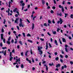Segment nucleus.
Instances as JSON below:
<instances>
[{"label":"nucleus","mask_w":73,"mask_h":73,"mask_svg":"<svg viewBox=\"0 0 73 73\" xmlns=\"http://www.w3.org/2000/svg\"><path fill=\"white\" fill-rule=\"evenodd\" d=\"M20 64V58H19L18 59L17 58L16 59V63H13V65H16V64H17L18 65V64Z\"/></svg>","instance_id":"f257e3e1"},{"label":"nucleus","mask_w":73,"mask_h":73,"mask_svg":"<svg viewBox=\"0 0 73 73\" xmlns=\"http://www.w3.org/2000/svg\"><path fill=\"white\" fill-rule=\"evenodd\" d=\"M0 53L1 54L2 53L3 54L4 56H6V54H7V50H5V51L4 50H2V51H1L0 52Z\"/></svg>","instance_id":"f03ea898"},{"label":"nucleus","mask_w":73,"mask_h":73,"mask_svg":"<svg viewBox=\"0 0 73 73\" xmlns=\"http://www.w3.org/2000/svg\"><path fill=\"white\" fill-rule=\"evenodd\" d=\"M60 21H58V22H57V24H59L60 23V24H62V23H63V21L62 20V19L61 18H60L59 19Z\"/></svg>","instance_id":"7ed1b4c3"},{"label":"nucleus","mask_w":73,"mask_h":73,"mask_svg":"<svg viewBox=\"0 0 73 73\" xmlns=\"http://www.w3.org/2000/svg\"><path fill=\"white\" fill-rule=\"evenodd\" d=\"M19 25L20 27H22L23 28V27H24V25H23V23H20L19 24Z\"/></svg>","instance_id":"20e7f679"},{"label":"nucleus","mask_w":73,"mask_h":73,"mask_svg":"<svg viewBox=\"0 0 73 73\" xmlns=\"http://www.w3.org/2000/svg\"><path fill=\"white\" fill-rule=\"evenodd\" d=\"M39 54H40V55L42 57V53H43V52L42 51V50H40L39 51Z\"/></svg>","instance_id":"39448f33"},{"label":"nucleus","mask_w":73,"mask_h":73,"mask_svg":"<svg viewBox=\"0 0 73 73\" xmlns=\"http://www.w3.org/2000/svg\"><path fill=\"white\" fill-rule=\"evenodd\" d=\"M42 47H38V50L39 51H40V50H41V49H42Z\"/></svg>","instance_id":"423d86ee"},{"label":"nucleus","mask_w":73,"mask_h":73,"mask_svg":"<svg viewBox=\"0 0 73 73\" xmlns=\"http://www.w3.org/2000/svg\"><path fill=\"white\" fill-rule=\"evenodd\" d=\"M61 66V64H58L56 66V67L57 68H58V67H60Z\"/></svg>","instance_id":"0eeeda50"},{"label":"nucleus","mask_w":73,"mask_h":73,"mask_svg":"<svg viewBox=\"0 0 73 73\" xmlns=\"http://www.w3.org/2000/svg\"><path fill=\"white\" fill-rule=\"evenodd\" d=\"M9 8H11V4H12V3H11V2L9 1Z\"/></svg>","instance_id":"6e6552de"},{"label":"nucleus","mask_w":73,"mask_h":73,"mask_svg":"<svg viewBox=\"0 0 73 73\" xmlns=\"http://www.w3.org/2000/svg\"><path fill=\"white\" fill-rule=\"evenodd\" d=\"M34 28H35V25H34V23H33L32 27V29L33 30L34 29Z\"/></svg>","instance_id":"1a4fd4ad"},{"label":"nucleus","mask_w":73,"mask_h":73,"mask_svg":"<svg viewBox=\"0 0 73 73\" xmlns=\"http://www.w3.org/2000/svg\"><path fill=\"white\" fill-rule=\"evenodd\" d=\"M6 42L7 44L9 45H10V44H11V42L9 41L8 40Z\"/></svg>","instance_id":"9d476101"},{"label":"nucleus","mask_w":73,"mask_h":73,"mask_svg":"<svg viewBox=\"0 0 73 73\" xmlns=\"http://www.w3.org/2000/svg\"><path fill=\"white\" fill-rule=\"evenodd\" d=\"M1 37L2 40H3V34H1Z\"/></svg>","instance_id":"9b49d317"},{"label":"nucleus","mask_w":73,"mask_h":73,"mask_svg":"<svg viewBox=\"0 0 73 73\" xmlns=\"http://www.w3.org/2000/svg\"><path fill=\"white\" fill-rule=\"evenodd\" d=\"M54 43L56 45H58V43H57V40H55Z\"/></svg>","instance_id":"f8f14e48"},{"label":"nucleus","mask_w":73,"mask_h":73,"mask_svg":"<svg viewBox=\"0 0 73 73\" xmlns=\"http://www.w3.org/2000/svg\"><path fill=\"white\" fill-rule=\"evenodd\" d=\"M62 40L63 41V42H66V39H65V38H62Z\"/></svg>","instance_id":"ddd939ff"},{"label":"nucleus","mask_w":73,"mask_h":73,"mask_svg":"<svg viewBox=\"0 0 73 73\" xmlns=\"http://www.w3.org/2000/svg\"><path fill=\"white\" fill-rule=\"evenodd\" d=\"M48 43H46V50H47L48 49Z\"/></svg>","instance_id":"4468645a"},{"label":"nucleus","mask_w":73,"mask_h":73,"mask_svg":"<svg viewBox=\"0 0 73 73\" xmlns=\"http://www.w3.org/2000/svg\"><path fill=\"white\" fill-rule=\"evenodd\" d=\"M19 44H20L21 45H23V43H22V42L21 40L19 41Z\"/></svg>","instance_id":"2eb2a0df"},{"label":"nucleus","mask_w":73,"mask_h":73,"mask_svg":"<svg viewBox=\"0 0 73 73\" xmlns=\"http://www.w3.org/2000/svg\"><path fill=\"white\" fill-rule=\"evenodd\" d=\"M28 52L29 51L28 50L25 53V56H27L28 55Z\"/></svg>","instance_id":"dca6fc26"},{"label":"nucleus","mask_w":73,"mask_h":73,"mask_svg":"<svg viewBox=\"0 0 73 73\" xmlns=\"http://www.w3.org/2000/svg\"><path fill=\"white\" fill-rule=\"evenodd\" d=\"M22 21H23V20H22V19L21 18L19 20V22L20 23H22Z\"/></svg>","instance_id":"f3484780"},{"label":"nucleus","mask_w":73,"mask_h":73,"mask_svg":"<svg viewBox=\"0 0 73 73\" xmlns=\"http://www.w3.org/2000/svg\"><path fill=\"white\" fill-rule=\"evenodd\" d=\"M13 59V57H12V56H10V60L11 61H12V60Z\"/></svg>","instance_id":"a211bd4d"},{"label":"nucleus","mask_w":73,"mask_h":73,"mask_svg":"<svg viewBox=\"0 0 73 73\" xmlns=\"http://www.w3.org/2000/svg\"><path fill=\"white\" fill-rule=\"evenodd\" d=\"M51 21H50V20H48V24H51Z\"/></svg>","instance_id":"6ab92c4d"},{"label":"nucleus","mask_w":73,"mask_h":73,"mask_svg":"<svg viewBox=\"0 0 73 73\" xmlns=\"http://www.w3.org/2000/svg\"><path fill=\"white\" fill-rule=\"evenodd\" d=\"M49 65L50 66H52V65H53V66H54V64L52 62V64H49Z\"/></svg>","instance_id":"aec40b11"},{"label":"nucleus","mask_w":73,"mask_h":73,"mask_svg":"<svg viewBox=\"0 0 73 73\" xmlns=\"http://www.w3.org/2000/svg\"><path fill=\"white\" fill-rule=\"evenodd\" d=\"M21 6H24L25 5V3H23L22 4L20 5Z\"/></svg>","instance_id":"412c9836"},{"label":"nucleus","mask_w":73,"mask_h":73,"mask_svg":"<svg viewBox=\"0 0 73 73\" xmlns=\"http://www.w3.org/2000/svg\"><path fill=\"white\" fill-rule=\"evenodd\" d=\"M27 41L28 42H31V43H32V41L31 40H28Z\"/></svg>","instance_id":"4be33fe9"},{"label":"nucleus","mask_w":73,"mask_h":73,"mask_svg":"<svg viewBox=\"0 0 73 73\" xmlns=\"http://www.w3.org/2000/svg\"><path fill=\"white\" fill-rule=\"evenodd\" d=\"M15 24H16V23L17 24H18L19 23V22L15 20Z\"/></svg>","instance_id":"5701e85b"},{"label":"nucleus","mask_w":73,"mask_h":73,"mask_svg":"<svg viewBox=\"0 0 73 73\" xmlns=\"http://www.w3.org/2000/svg\"><path fill=\"white\" fill-rule=\"evenodd\" d=\"M65 16H64V17H65L66 18V16L68 15V14L65 13Z\"/></svg>","instance_id":"b1692460"},{"label":"nucleus","mask_w":73,"mask_h":73,"mask_svg":"<svg viewBox=\"0 0 73 73\" xmlns=\"http://www.w3.org/2000/svg\"><path fill=\"white\" fill-rule=\"evenodd\" d=\"M16 11H17V8H16L14 9L13 11L14 12H16Z\"/></svg>","instance_id":"393cba45"},{"label":"nucleus","mask_w":73,"mask_h":73,"mask_svg":"<svg viewBox=\"0 0 73 73\" xmlns=\"http://www.w3.org/2000/svg\"><path fill=\"white\" fill-rule=\"evenodd\" d=\"M52 33L53 35H56V31H55L52 32Z\"/></svg>","instance_id":"a878e982"},{"label":"nucleus","mask_w":73,"mask_h":73,"mask_svg":"<svg viewBox=\"0 0 73 73\" xmlns=\"http://www.w3.org/2000/svg\"><path fill=\"white\" fill-rule=\"evenodd\" d=\"M58 57H57L55 58V60H56V61H58Z\"/></svg>","instance_id":"bb28decb"},{"label":"nucleus","mask_w":73,"mask_h":73,"mask_svg":"<svg viewBox=\"0 0 73 73\" xmlns=\"http://www.w3.org/2000/svg\"><path fill=\"white\" fill-rule=\"evenodd\" d=\"M42 4L43 5H44L45 4V1H44L43 0H42Z\"/></svg>","instance_id":"cd10ccee"},{"label":"nucleus","mask_w":73,"mask_h":73,"mask_svg":"<svg viewBox=\"0 0 73 73\" xmlns=\"http://www.w3.org/2000/svg\"><path fill=\"white\" fill-rule=\"evenodd\" d=\"M65 50L66 52H68V49H67V48H65Z\"/></svg>","instance_id":"c85d7f7f"},{"label":"nucleus","mask_w":73,"mask_h":73,"mask_svg":"<svg viewBox=\"0 0 73 73\" xmlns=\"http://www.w3.org/2000/svg\"><path fill=\"white\" fill-rule=\"evenodd\" d=\"M6 12L8 13V15L9 16V12L8 11V10L6 11Z\"/></svg>","instance_id":"c756f323"},{"label":"nucleus","mask_w":73,"mask_h":73,"mask_svg":"<svg viewBox=\"0 0 73 73\" xmlns=\"http://www.w3.org/2000/svg\"><path fill=\"white\" fill-rule=\"evenodd\" d=\"M47 35H48L49 36H51V34L49 33V32L47 33Z\"/></svg>","instance_id":"7c9ffc66"},{"label":"nucleus","mask_w":73,"mask_h":73,"mask_svg":"<svg viewBox=\"0 0 73 73\" xmlns=\"http://www.w3.org/2000/svg\"><path fill=\"white\" fill-rule=\"evenodd\" d=\"M62 12H64V9L63 7L62 8Z\"/></svg>","instance_id":"2f4dec72"},{"label":"nucleus","mask_w":73,"mask_h":73,"mask_svg":"<svg viewBox=\"0 0 73 73\" xmlns=\"http://www.w3.org/2000/svg\"><path fill=\"white\" fill-rule=\"evenodd\" d=\"M11 37H9V38H8V41H10V40H11Z\"/></svg>","instance_id":"473e14b6"},{"label":"nucleus","mask_w":73,"mask_h":73,"mask_svg":"<svg viewBox=\"0 0 73 73\" xmlns=\"http://www.w3.org/2000/svg\"><path fill=\"white\" fill-rule=\"evenodd\" d=\"M22 35L24 37H25V33H22Z\"/></svg>","instance_id":"72a5a7b5"},{"label":"nucleus","mask_w":73,"mask_h":73,"mask_svg":"<svg viewBox=\"0 0 73 73\" xmlns=\"http://www.w3.org/2000/svg\"><path fill=\"white\" fill-rule=\"evenodd\" d=\"M27 37H29V36L30 37H31V35H30V34L28 33L27 35Z\"/></svg>","instance_id":"f704fd0d"},{"label":"nucleus","mask_w":73,"mask_h":73,"mask_svg":"<svg viewBox=\"0 0 73 73\" xmlns=\"http://www.w3.org/2000/svg\"><path fill=\"white\" fill-rule=\"evenodd\" d=\"M70 63L71 65H73V62L72 61H71L70 62Z\"/></svg>","instance_id":"c9c22d12"},{"label":"nucleus","mask_w":73,"mask_h":73,"mask_svg":"<svg viewBox=\"0 0 73 73\" xmlns=\"http://www.w3.org/2000/svg\"><path fill=\"white\" fill-rule=\"evenodd\" d=\"M2 49H7V47H2Z\"/></svg>","instance_id":"e433bc0d"},{"label":"nucleus","mask_w":73,"mask_h":73,"mask_svg":"<svg viewBox=\"0 0 73 73\" xmlns=\"http://www.w3.org/2000/svg\"><path fill=\"white\" fill-rule=\"evenodd\" d=\"M59 7L60 8H62L63 7V6H62L61 5H59Z\"/></svg>","instance_id":"4c0bfd02"},{"label":"nucleus","mask_w":73,"mask_h":73,"mask_svg":"<svg viewBox=\"0 0 73 73\" xmlns=\"http://www.w3.org/2000/svg\"><path fill=\"white\" fill-rule=\"evenodd\" d=\"M1 32L2 33H4V29L3 28H2L1 29Z\"/></svg>","instance_id":"58836bf2"},{"label":"nucleus","mask_w":73,"mask_h":73,"mask_svg":"<svg viewBox=\"0 0 73 73\" xmlns=\"http://www.w3.org/2000/svg\"><path fill=\"white\" fill-rule=\"evenodd\" d=\"M24 54V52H21V56H23V54Z\"/></svg>","instance_id":"ea45409f"},{"label":"nucleus","mask_w":73,"mask_h":73,"mask_svg":"<svg viewBox=\"0 0 73 73\" xmlns=\"http://www.w3.org/2000/svg\"><path fill=\"white\" fill-rule=\"evenodd\" d=\"M64 66H62L61 67V70H64Z\"/></svg>","instance_id":"a19ab883"},{"label":"nucleus","mask_w":73,"mask_h":73,"mask_svg":"<svg viewBox=\"0 0 73 73\" xmlns=\"http://www.w3.org/2000/svg\"><path fill=\"white\" fill-rule=\"evenodd\" d=\"M21 68H24V65L23 64H21Z\"/></svg>","instance_id":"79ce46f5"},{"label":"nucleus","mask_w":73,"mask_h":73,"mask_svg":"<svg viewBox=\"0 0 73 73\" xmlns=\"http://www.w3.org/2000/svg\"><path fill=\"white\" fill-rule=\"evenodd\" d=\"M30 52H31V54H33V52H32V49H31V50Z\"/></svg>","instance_id":"37998d69"},{"label":"nucleus","mask_w":73,"mask_h":73,"mask_svg":"<svg viewBox=\"0 0 73 73\" xmlns=\"http://www.w3.org/2000/svg\"><path fill=\"white\" fill-rule=\"evenodd\" d=\"M11 42L12 43V44H13V43L14 42V40H13V39H12L11 41Z\"/></svg>","instance_id":"c03bdc74"},{"label":"nucleus","mask_w":73,"mask_h":73,"mask_svg":"<svg viewBox=\"0 0 73 73\" xmlns=\"http://www.w3.org/2000/svg\"><path fill=\"white\" fill-rule=\"evenodd\" d=\"M3 41L4 43H5V39L4 38H3Z\"/></svg>","instance_id":"a18cd8bd"},{"label":"nucleus","mask_w":73,"mask_h":73,"mask_svg":"<svg viewBox=\"0 0 73 73\" xmlns=\"http://www.w3.org/2000/svg\"><path fill=\"white\" fill-rule=\"evenodd\" d=\"M63 66L64 68H67V66H66V65H64Z\"/></svg>","instance_id":"49530a36"},{"label":"nucleus","mask_w":73,"mask_h":73,"mask_svg":"<svg viewBox=\"0 0 73 73\" xmlns=\"http://www.w3.org/2000/svg\"><path fill=\"white\" fill-rule=\"evenodd\" d=\"M44 26H45L46 27H47V24H46V23H44Z\"/></svg>","instance_id":"de8ad7c7"},{"label":"nucleus","mask_w":73,"mask_h":73,"mask_svg":"<svg viewBox=\"0 0 73 73\" xmlns=\"http://www.w3.org/2000/svg\"><path fill=\"white\" fill-rule=\"evenodd\" d=\"M60 56L61 57V58H63V56H62V55L60 54Z\"/></svg>","instance_id":"09e8293b"},{"label":"nucleus","mask_w":73,"mask_h":73,"mask_svg":"<svg viewBox=\"0 0 73 73\" xmlns=\"http://www.w3.org/2000/svg\"><path fill=\"white\" fill-rule=\"evenodd\" d=\"M68 4L69 5H70V4H71V3H70V2H67Z\"/></svg>","instance_id":"8fccbe9b"},{"label":"nucleus","mask_w":73,"mask_h":73,"mask_svg":"<svg viewBox=\"0 0 73 73\" xmlns=\"http://www.w3.org/2000/svg\"><path fill=\"white\" fill-rule=\"evenodd\" d=\"M60 61L61 62H62H62H63V60H62V59H60Z\"/></svg>","instance_id":"3c124183"},{"label":"nucleus","mask_w":73,"mask_h":73,"mask_svg":"<svg viewBox=\"0 0 73 73\" xmlns=\"http://www.w3.org/2000/svg\"><path fill=\"white\" fill-rule=\"evenodd\" d=\"M54 13V11H53L51 10V13Z\"/></svg>","instance_id":"603ef678"},{"label":"nucleus","mask_w":73,"mask_h":73,"mask_svg":"<svg viewBox=\"0 0 73 73\" xmlns=\"http://www.w3.org/2000/svg\"><path fill=\"white\" fill-rule=\"evenodd\" d=\"M46 69L47 71H48V66L46 67Z\"/></svg>","instance_id":"864d4df0"},{"label":"nucleus","mask_w":73,"mask_h":73,"mask_svg":"<svg viewBox=\"0 0 73 73\" xmlns=\"http://www.w3.org/2000/svg\"><path fill=\"white\" fill-rule=\"evenodd\" d=\"M54 54L55 56H57V52H54Z\"/></svg>","instance_id":"5fc2aeb1"},{"label":"nucleus","mask_w":73,"mask_h":73,"mask_svg":"<svg viewBox=\"0 0 73 73\" xmlns=\"http://www.w3.org/2000/svg\"><path fill=\"white\" fill-rule=\"evenodd\" d=\"M65 58H68V56L67 55H66L65 56Z\"/></svg>","instance_id":"6e6d98bb"},{"label":"nucleus","mask_w":73,"mask_h":73,"mask_svg":"<svg viewBox=\"0 0 73 73\" xmlns=\"http://www.w3.org/2000/svg\"><path fill=\"white\" fill-rule=\"evenodd\" d=\"M23 2L24 1H23L21 0L20 1V3H21V4H22V3H23Z\"/></svg>","instance_id":"4d7b16f0"},{"label":"nucleus","mask_w":73,"mask_h":73,"mask_svg":"<svg viewBox=\"0 0 73 73\" xmlns=\"http://www.w3.org/2000/svg\"><path fill=\"white\" fill-rule=\"evenodd\" d=\"M0 46H1V47H2L3 46V44H2V43L1 42L0 44Z\"/></svg>","instance_id":"13d9d810"},{"label":"nucleus","mask_w":73,"mask_h":73,"mask_svg":"<svg viewBox=\"0 0 73 73\" xmlns=\"http://www.w3.org/2000/svg\"><path fill=\"white\" fill-rule=\"evenodd\" d=\"M52 8L53 9H56V7L53 6L52 7Z\"/></svg>","instance_id":"bf43d9fd"},{"label":"nucleus","mask_w":73,"mask_h":73,"mask_svg":"<svg viewBox=\"0 0 73 73\" xmlns=\"http://www.w3.org/2000/svg\"><path fill=\"white\" fill-rule=\"evenodd\" d=\"M40 40H41V41H44V39H42V38H40Z\"/></svg>","instance_id":"052dcab7"},{"label":"nucleus","mask_w":73,"mask_h":73,"mask_svg":"<svg viewBox=\"0 0 73 73\" xmlns=\"http://www.w3.org/2000/svg\"><path fill=\"white\" fill-rule=\"evenodd\" d=\"M5 22H6V21H5V19H4V21L3 22V24H5Z\"/></svg>","instance_id":"680f3d73"},{"label":"nucleus","mask_w":73,"mask_h":73,"mask_svg":"<svg viewBox=\"0 0 73 73\" xmlns=\"http://www.w3.org/2000/svg\"><path fill=\"white\" fill-rule=\"evenodd\" d=\"M27 22H28L29 23H30V21H29L28 20V19H27Z\"/></svg>","instance_id":"e2e57ef3"},{"label":"nucleus","mask_w":73,"mask_h":73,"mask_svg":"<svg viewBox=\"0 0 73 73\" xmlns=\"http://www.w3.org/2000/svg\"><path fill=\"white\" fill-rule=\"evenodd\" d=\"M17 28L18 29V30H20V29H19V27L18 26H17Z\"/></svg>","instance_id":"0e129e2a"},{"label":"nucleus","mask_w":73,"mask_h":73,"mask_svg":"<svg viewBox=\"0 0 73 73\" xmlns=\"http://www.w3.org/2000/svg\"><path fill=\"white\" fill-rule=\"evenodd\" d=\"M68 38H69V39H70V40H72V37H70V36H69L68 37Z\"/></svg>","instance_id":"69168bd1"},{"label":"nucleus","mask_w":73,"mask_h":73,"mask_svg":"<svg viewBox=\"0 0 73 73\" xmlns=\"http://www.w3.org/2000/svg\"><path fill=\"white\" fill-rule=\"evenodd\" d=\"M64 28H66L67 27L66 25H64Z\"/></svg>","instance_id":"338daca9"},{"label":"nucleus","mask_w":73,"mask_h":73,"mask_svg":"<svg viewBox=\"0 0 73 73\" xmlns=\"http://www.w3.org/2000/svg\"><path fill=\"white\" fill-rule=\"evenodd\" d=\"M17 48L18 49H20V46L19 45L17 46Z\"/></svg>","instance_id":"774afa93"}]
</instances>
